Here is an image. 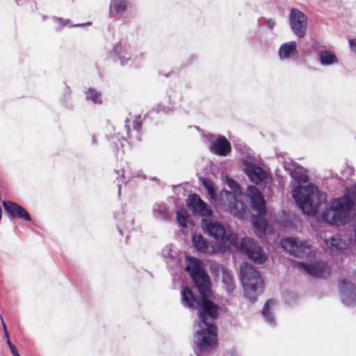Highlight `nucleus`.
Here are the masks:
<instances>
[{"label": "nucleus", "mask_w": 356, "mask_h": 356, "mask_svg": "<svg viewBox=\"0 0 356 356\" xmlns=\"http://www.w3.org/2000/svg\"><path fill=\"white\" fill-rule=\"evenodd\" d=\"M349 44L351 49V51L356 54V39H350Z\"/></svg>", "instance_id": "nucleus-29"}, {"label": "nucleus", "mask_w": 356, "mask_h": 356, "mask_svg": "<svg viewBox=\"0 0 356 356\" xmlns=\"http://www.w3.org/2000/svg\"><path fill=\"white\" fill-rule=\"evenodd\" d=\"M0 319H1V323H2L3 330V332H4L5 336H6V338H8V332L7 327H6V324H5V323H4V321H3V318H2L1 316H0Z\"/></svg>", "instance_id": "nucleus-31"}, {"label": "nucleus", "mask_w": 356, "mask_h": 356, "mask_svg": "<svg viewBox=\"0 0 356 356\" xmlns=\"http://www.w3.org/2000/svg\"><path fill=\"white\" fill-rule=\"evenodd\" d=\"M353 232H354V239H355V241L356 242V216H355V218L353 222Z\"/></svg>", "instance_id": "nucleus-32"}, {"label": "nucleus", "mask_w": 356, "mask_h": 356, "mask_svg": "<svg viewBox=\"0 0 356 356\" xmlns=\"http://www.w3.org/2000/svg\"><path fill=\"white\" fill-rule=\"evenodd\" d=\"M243 162L245 165V172L252 182L259 184L267 183L270 180L269 173L257 165L252 157L247 156L243 159Z\"/></svg>", "instance_id": "nucleus-9"}, {"label": "nucleus", "mask_w": 356, "mask_h": 356, "mask_svg": "<svg viewBox=\"0 0 356 356\" xmlns=\"http://www.w3.org/2000/svg\"><path fill=\"white\" fill-rule=\"evenodd\" d=\"M6 339H7V343L10 348V350L12 354L13 355L15 352H17V350H16L15 348L11 343L8 336V338H6Z\"/></svg>", "instance_id": "nucleus-30"}, {"label": "nucleus", "mask_w": 356, "mask_h": 356, "mask_svg": "<svg viewBox=\"0 0 356 356\" xmlns=\"http://www.w3.org/2000/svg\"><path fill=\"white\" fill-rule=\"evenodd\" d=\"M186 270L190 274L201 295L198 300L188 287L181 291V302L185 307L199 309L200 321L195 325V341L201 350H208L216 343V327L213 321L218 314L219 307L210 300L209 277L195 258H186Z\"/></svg>", "instance_id": "nucleus-1"}, {"label": "nucleus", "mask_w": 356, "mask_h": 356, "mask_svg": "<svg viewBox=\"0 0 356 356\" xmlns=\"http://www.w3.org/2000/svg\"><path fill=\"white\" fill-rule=\"evenodd\" d=\"M356 205V186L346 190L341 197L332 199L323 210V219L327 223L339 226L346 223L349 212Z\"/></svg>", "instance_id": "nucleus-4"}, {"label": "nucleus", "mask_w": 356, "mask_h": 356, "mask_svg": "<svg viewBox=\"0 0 356 356\" xmlns=\"http://www.w3.org/2000/svg\"><path fill=\"white\" fill-rule=\"evenodd\" d=\"M154 211L158 212L161 216H165L166 207L163 204H156L154 207Z\"/></svg>", "instance_id": "nucleus-27"}, {"label": "nucleus", "mask_w": 356, "mask_h": 356, "mask_svg": "<svg viewBox=\"0 0 356 356\" xmlns=\"http://www.w3.org/2000/svg\"><path fill=\"white\" fill-rule=\"evenodd\" d=\"M55 20H56V22H61V21H62V19H58V18H55Z\"/></svg>", "instance_id": "nucleus-33"}, {"label": "nucleus", "mask_w": 356, "mask_h": 356, "mask_svg": "<svg viewBox=\"0 0 356 356\" xmlns=\"http://www.w3.org/2000/svg\"><path fill=\"white\" fill-rule=\"evenodd\" d=\"M320 237L332 252L342 251L347 248L348 244L339 235L327 236V233L325 232L321 234Z\"/></svg>", "instance_id": "nucleus-14"}, {"label": "nucleus", "mask_w": 356, "mask_h": 356, "mask_svg": "<svg viewBox=\"0 0 356 356\" xmlns=\"http://www.w3.org/2000/svg\"><path fill=\"white\" fill-rule=\"evenodd\" d=\"M300 269L312 276L323 277L330 273V267L324 261L310 259L299 264Z\"/></svg>", "instance_id": "nucleus-11"}, {"label": "nucleus", "mask_w": 356, "mask_h": 356, "mask_svg": "<svg viewBox=\"0 0 356 356\" xmlns=\"http://www.w3.org/2000/svg\"><path fill=\"white\" fill-rule=\"evenodd\" d=\"M245 194L250 200L254 210L261 216H252L251 222L255 229V234L259 237H262L267 228V223L262 218V216L266 214L265 200L258 188L254 186H249Z\"/></svg>", "instance_id": "nucleus-5"}, {"label": "nucleus", "mask_w": 356, "mask_h": 356, "mask_svg": "<svg viewBox=\"0 0 356 356\" xmlns=\"http://www.w3.org/2000/svg\"><path fill=\"white\" fill-rule=\"evenodd\" d=\"M186 202L188 207L195 214L202 216H209L211 215L212 211L210 207L197 195H189Z\"/></svg>", "instance_id": "nucleus-12"}, {"label": "nucleus", "mask_w": 356, "mask_h": 356, "mask_svg": "<svg viewBox=\"0 0 356 356\" xmlns=\"http://www.w3.org/2000/svg\"><path fill=\"white\" fill-rule=\"evenodd\" d=\"M200 180L204 186L207 188L210 197L212 200H216L217 198V194L216 193V188L214 187L213 182L204 178H201Z\"/></svg>", "instance_id": "nucleus-24"}, {"label": "nucleus", "mask_w": 356, "mask_h": 356, "mask_svg": "<svg viewBox=\"0 0 356 356\" xmlns=\"http://www.w3.org/2000/svg\"><path fill=\"white\" fill-rule=\"evenodd\" d=\"M113 54L119 58L122 65L128 64V61L131 58L130 52L122 45L115 46Z\"/></svg>", "instance_id": "nucleus-19"}, {"label": "nucleus", "mask_w": 356, "mask_h": 356, "mask_svg": "<svg viewBox=\"0 0 356 356\" xmlns=\"http://www.w3.org/2000/svg\"><path fill=\"white\" fill-rule=\"evenodd\" d=\"M275 305V302L273 300H268L266 302L262 311L263 315L265 316L266 321L272 325L274 323V318L272 311Z\"/></svg>", "instance_id": "nucleus-21"}, {"label": "nucleus", "mask_w": 356, "mask_h": 356, "mask_svg": "<svg viewBox=\"0 0 356 356\" xmlns=\"http://www.w3.org/2000/svg\"><path fill=\"white\" fill-rule=\"evenodd\" d=\"M289 26L292 32L298 38L305 36L308 27V18L298 8H292L289 15Z\"/></svg>", "instance_id": "nucleus-10"}, {"label": "nucleus", "mask_w": 356, "mask_h": 356, "mask_svg": "<svg viewBox=\"0 0 356 356\" xmlns=\"http://www.w3.org/2000/svg\"><path fill=\"white\" fill-rule=\"evenodd\" d=\"M225 181L234 193L223 191L220 193V198L227 205V210L232 215L242 218L246 211V206L238 200L237 195L241 193L238 186L234 180L227 176L225 177Z\"/></svg>", "instance_id": "nucleus-7"}, {"label": "nucleus", "mask_w": 356, "mask_h": 356, "mask_svg": "<svg viewBox=\"0 0 356 356\" xmlns=\"http://www.w3.org/2000/svg\"><path fill=\"white\" fill-rule=\"evenodd\" d=\"M177 217L179 223L183 227H188L190 225H193V223L188 220V214L184 209L178 210L177 211Z\"/></svg>", "instance_id": "nucleus-23"}, {"label": "nucleus", "mask_w": 356, "mask_h": 356, "mask_svg": "<svg viewBox=\"0 0 356 356\" xmlns=\"http://www.w3.org/2000/svg\"><path fill=\"white\" fill-rule=\"evenodd\" d=\"M297 51V44L295 41H290L282 44L278 50V55L281 60L289 59Z\"/></svg>", "instance_id": "nucleus-18"}, {"label": "nucleus", "mask_w": 356, "mask_h": 356, "mask_svg": "<svg viewBox=\"0 0 356 356\" xmlns=\"http://www.w3.org/2000/svg\"><path fill=\"white\" fill-rule=\"evenodd\" d=\"M320 63L323 65H330L338 63V59L334 52L324 50L319 54Z\"/></svg>", "instance_id": "nucleus-20"}, {"label": "nucleus", "mask_w": 356, "mask_h": 356, "mask_svg": "<svg viewBox=\"0 0 356 356\" xmlns=\"http://www.w3.org/2000/svg\"><path fill=\"white\" fill-rule=\"evenodd\" d=\"M282 246L291 254L298 257L315 256L316 250L307 241L298 238L287 237L282 240Z\"/></svg>", "instance_id": "nucleus-8"}, {"label": "nucleus", "mask_w": 356, "mask_h": 356, "mask_svg": "<svg viewBox=\"0 0 356 356\" xmlns=\"http://www.w3.org/2000/svg\"><path fill=\"white\" fill-rule=\"evenodd\" d=\"M266 25L270 29H273L276 25V22L274 19L270 18L266 20Z\"/></svg>", "instance_id": "nucleus-28"}, {"label": "nucleus", "mask_w": 356, "mask_h": 356, "mask_svg": "<svg viewBox=\"0 0 356 356\" xmlns=\"http://www.w3.org/2000/svg\"><path fill=\"white\" fill-rule=\"evenodd\" d=\"M341 298L343 304L350 306L356 302V288L347 280H342L340 286Z\"/></svg>", "instance_id": "nucleus-13"}, {"label": "nucleus", "mask_w": 356, "mask_h": 356, "mask_svg": "<svg viewBox=\"0 0 356 356\" xmlns=\"http://www.w3.org/2000/svg\"><path fill=\"white\" fill-rule=\"evenodd\" d=\"M240 279L245 296L251 301L254 300L262 286V279L258 271L248 263H242Z\"/></svg>", "instance_id": "nucleus-6"}, {"label": "nucleus", "mask_w": 356, "mask_h": 356, "mask_svg": "<svg viewBox=\"0 0 356 356\" xmlns=\"http://www.w3.org/2000/svg\"><path fill=\"white\" fill-rule=\"evenodd\" d=\"M3 206L6 212L12 217L22 218L27 221L31 220L28 212L19 204L10 201H3Z\"/></svg>", "instance_id": "nucleus-15"}, {"label": "nucleus", "mask_w": 356, "mask_h": 356, "mask_svg": "<svg viewBox=\"0 0 356 356\" xmlns=\"http://www.w3.org/2000/svg\"><path fill=\"white\" fill-rule=\"evenodd\" d=\"M202 225L211 236L221 242L217 248L218 252L233 247L245 252L255 264H263L267 260L266 254L252 238L245 237L238 243L236 234L226 232L225 227L216 220L204 219Z\"/></svg>", "instance_id": "nucleus-3"}, {"label": "nucleus", "mask_w": 356, "mask_h": 356, "mask_svg": "<svg viewBox=\"0 0 356 356\" xmlns=\"http://www.w3.org/2000/svg\"><path fill=\"white\" fill-rule=\"evenodd\" d=\"M192 241L195 248L200 252L213 254L218 252L216 247L209 244L205 238L200 234H193Z\"/></svg>", "instance_id": "nucleus-16"}, {"label": "nucleus", "mask_w": 356, "mask_h": 356, "mask_svg": "<svg viewBox=\"0 0 356 356\" xmlns=\"http://www.w3.org/2000/svg\"><path fill=\"white\" fill-rule=\"evenodd\" d=\"M284 167L289 171L295 182L298 184L292 190V195L296 203L308 216L315 215L319 207L325 202L326 194L319 191L318 188L312 184L303 186L307 181V172L296 163L286 162Z\"/></svg>", "instance_id": "nucleus-2"}, {"label": "nucleus", "mask_w": 356, "mask_h": 356, "mask_svg": "<svg viewBox=\"0 0 356 356\" xmlns=\"http://www.w3.org/2000/svg\"><path fill=\"white\" fill-rule=\"evenodd\" d=\"M86 97L92 101L95 104L102 103L101 94L93 88L88 90Z\"/></svg>", "instance_id": "nucleus-26"}, {"label": "nucleus", "mask_w": 356, "mask_h": 356, "mask_svg": "<svg viewBox=\"0 0 356 356\" xmlns=\"http://www.w3.org/2000/svg\"><path fill=\"white\" fill-rule=\"evenodd\" d=\"M211 151L219 156H227L231 152V145L225 136H220L210 146Z\"/></svg>", "instance_id": "nucleus-17"}, {"label": "nucleus", "mask_w": 356, "mask_h": 356, "mask_svg": "<svg viewBox=\"0 0 356 356\" xmlns=\"http://www.w3.org/2000/svg\"><path fill=\"white\" fill-rule=\"evenodd\" d=\"M222 282L225 284L226 290L228 292H232L234 290V284L233 277L226 270L223 271L222 273Z\"/></svg>", "instance_id": "nucleus-25"}, {"label": "nucleus", "mask_w": 356, "mask_h": 356, "mask_svg": "<svg viewBox=\"0 0 356 356\" xmlns=\"http://www.w3.org/2000/svg\"><path fill=\"white\" fill-rule=\"evenodd\" d=\"M129 0H111V12L115 11L117 14L122 13L127 10Z\"/></svg>", "instance_id": "nucleus-22"}, {"label": "nucleus", "mask_w": 356, "mask_h": 356, "mask_svg": "<svg viewBox=\"0 0 356 356\" xmlns=\"http://www.w3.org/2000/svg\"><path fill=\"white\" fill-rule=\"evenodd\" d=\"M13 356H20L17 352H15L14 354H13Z\"/></svg>", "instance_id": "nucleus-34"}]
</instances>
